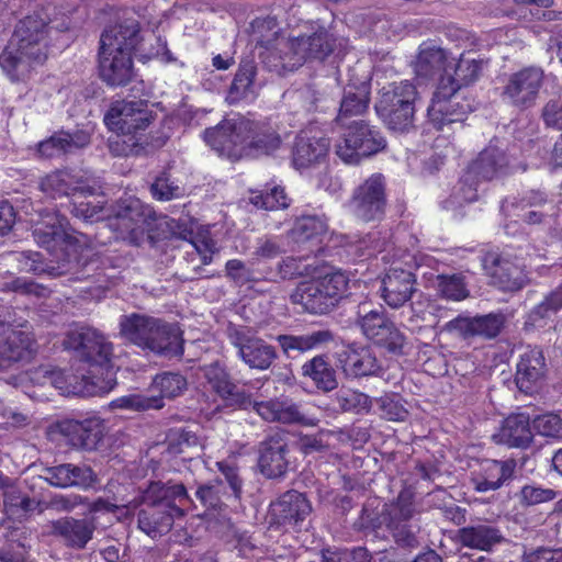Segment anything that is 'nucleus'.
<instances>
[{
  "label": "nucleus",
  "instance_id": "1",
  "mask_svg": "<svg viewBox=\"0 0 562 562\" xmlns=\"http://www.w3.org/2000/svg\"><path fill=\"white\" fill-rule=\"evenodd\" d=\"M52 20L45 8L20 19L8 45L0 55V67L15 80L32 63L42 64L48 54V33Z\"/></svg>",
  "mask_w": 562,
  "mask_h": 562
},
{
  "label": "nucleus",
  "instance_id": "2",
  "mask_svg": "<svg viewBox=\"0 0 562 562\" xmlns=\"http://www.w3.org/2000/svg\"><path fill=\"white\" fill-rule=\"evenodd\" d=\"M335 42L325 26L313 22L305 33L289 38L277 37L260 53V58L269 71L281 76L297 69L307 59L324 60L334 52Z\"/></svg>",
  "mask_w": 562,
  "mask_h": 562
},
{
  "label": "nucleus",
  "instance_id": "3",
  "mask_svg": "<svg viewBox=\"0 0 562 562\" xmlns=\"http://www.w3.org/2000/svg\"><path fill=\"white\" fill-rule=\"evenodd\" d=\"M140 42L137 21H125L105 29L100 37L98 68L110 87H124L135 77L133 53Z\"/></svg>",
  "mask_w": 562,
  "mask_h": 562
},
{
  "label": "nucleus",
  "instance_id": "4",
  "mask_svg": "<svg viewBox=\"0 0 562 562\" xmlns=\"http://www.w3.org/2000/svg\"><path fill=\"white\" fill-rule=\"evenodd\" d=\"M190 502L182 483L153 481L139 495L137 527L153 539L161 537L184 515L183 506Z\"/></svg>",
  "mask_w": 562,
  "mask_h": 562
},
{
  "label": "nucleus",
  "instance_id": "5",
  "mask_svg": "<svg viewBox=\"0 0 562 562\" xmlns=\"http://www.w3.org/2000/svg\"><path fill=\"white\" fill-rule=\"evenodd\" d=\"M349 279L341 270H331L297 284L290 295L292 304L301 305L303 311L323 315L333 311L345 297Z\"/></svg>",
  "mask_w": 562,
  "mask_h": 562
},
{
  "label": "nucleus",
  "instance_id": "6",
  "mask_svg": "<svg viewBox=\"0 0 562 562\" xmlns=\"http://www.w3.org/2000/svg\"><path fill=\"white\" fill-rule=\"evenodd\" d=\"M417 97L416 87L408 80L390 83L380 91L374 105L376 115L390 131L407 134L416 128Z\"/></svg>",
  "mask_w": 562,
  "mask_h": 562
},
{
  "label": "nucleus",
  "instance_id": "7",
  "mask_svg": "<svg viewBox=\"0 0 562 562\" xmlns=\"http://www.w3.org/2000/svg\"><path fill=\"white\" fill-rule=\"evenodd\" d=\"M342 128L335 144V154L346 164L358 165L386 147V140L376 126L366 120H353Z\"/></svg>",
  "mask_w": 562,
  "mask_h": 562
},
{
  "label": "nucleus",
  "instance_id": "8",
  "mask_svg": "<svg viewBox=\"0 0 562 562\" xmlns=\"http://www.w3.org/2000/svg\"><path fill=\"white\" fill-rule=\"evenodd\" d=\"M544 79L540 66L522 67L507 76L502 87V100L518 111H527L537 104Z\"/></svg>",
  "mask_w": 562,
  "mask_h": 562
},
{
  "label": "nucleus",
  "instance_id": "9",
  "mask_svg": "<svg viewBox=\"0 0 562 562\" xmlns=\"http://www.w3.org/2000/svg\"><path fill=\"white\" fill-rule=\"evenodd\" d=\"M472 112L471 102L449 81H439L427 109V117L437 131L452 123H461Z\"/></svg>",
  "mask_w": 562,
  "mask_h": 562
},
{
  "label": "nucleus",
  "instance_id": "10",
  "mask_svg": "<svg viewBox=\"0 0 562 562\" xmlns=\"http://www.w3.org/2000/svg\"><path fill=\"white\" fill-rule=\"evenodd\" d=\"M386 204L385 177L373 173L353 189L348 209L355 217L372 222L383 218Z\"/></svg>",
  "mask_w": 562,
  "mask_h": 562
},
{
  "label": "nucleus",
  "instance_id": "11",
  "mask_svg": "<svg viewBox=\"0 0 562 562\" xmlns=\"http://www.w3.org/2000/svg\"><path fill=\"white\" fill-rule=\"evenodd\" d=\"M64 346L72 350L75 356L90 366H108L112 357V344L97 328L90 326H76L70 329L65 339Z\"/></svg>",
  "mask_w": 562,
  "mask_h": 562
},
{
  "label": "nucleus",
  "instance_id": "12",
  "mask_svg": "<svg viewBox=\"0 0 562 562\" xmlns=\"http://www.w3.org/2000/svg\"><path fill=\"white\" fill-rule=\"evenodd\" d=\"M35 344L26 321H10L0 314V369L31 358Z\"/></svg>",
  "mask_w": 562,
  "mask_h": 562
},
{
  "label": "nucleus",
  "instance_id": "13",
  "mask_svg": "<svg viewBox=\"0 0 562 562\" xmlns=\"http://www.w3.org/2000/svg\"><path fill=\"white\" fill-rule=\"evenodd\" d=\"M151 211L135 198L120 200L110 217V227L116 231L120 237L133 245H140L145 240L148 220Z\"/></svg>",
  "mask_w": 562,
  "mask_h": 562
},
{
  "label": "nucleus",
  "instance_id": "14",
  "mask_svg": "<svg viewBox=\"0 0 562 562\" xmlns=\"http://www.w3.org/2000/svg\"><path fill=\"white\" fill-rule=\"evenodd\" d=\"M227 337L231 344L237 348L239 358L250 368L267 370L278 358L277 349L257 337L251 329L245 326L229 324Z\"/></svg>",
  "mask_w": 562,
  "mask_h": 562
},
{
  "label": "nucleus",
  "instance_id": "15",
  "mask_svg": "<svg viewBox=\"0 0 562 562\" xmlns=\"http://www.w3.org/2000/svg\"><path fill=\"white\" fill-rule=\"evenodd\" d=\"M188 382L186 376L178 372H162L157 374L151 389L159 392L157 395L132 394L116 401L119 407L134 411L159 409L164 407V398H175L183 394Z\"/></svg>",
  "mask_w": 562,
  "mask_h": 562
},
{
  "label": "nucleus",
  "instance_id": "16",
  "mask_svg": "<svg viewBox=\"0 0 562 562\" xmlns=\"http://www.w3.org/2000/svg\"><path fill=\"white\" fill-rule=\"evenodd\" d=\"M153 119L147 101L117 100L111 104L105 113L104 123L110 130L127 136L144 131Z\"/></svg>",
  "mask_w": 562,
  "mask_h": 562
},
{
  "label": "nucleus",
  "instance_id": "17",
  "mask_svg": "<svg viewBox=\"0 0 562 562\" xmlns=\"http://www.w3.org/2000/svg\"><path fill=\"white\" fill-rule=\"evenodd\" d=\"M290 465L289 434L270 431L258 445V468L267 479L283 477Z\"/></svg>",
  "mask_w": 562,
  "mask_h": 562
},
{
  "label": "nucleus",
  "instance_id": "18",
  "mask_svg": "<svg viewBox=\"0 0 562 562\" xmlns=\"http://www.w3.org/2000/svg\"><path fill=\"white\" fill-rule=\"evenodd\" d=\"M40 188L52 199L92 196L101 189L95 180L69 170H56L48 173L42 179Z\"/></svg>",
  "mask_w": 562,
  "mask_h": 562
},
{
  "label": "nucleus",
  "instance_id": "19",
  "mask_svg": "<svg viewBox=\"0 0 562 562\" xmlns=\"http://www.w3.org/2000/svg\"><path fill=\"white\" fill-rule=\"evenodd\" d=\"M312 505L306 495L291 490L270 505V524L284 529L300 528L311 515Z\"/></svg>",
  "mask_w": 562,
  "mask_h": 562
},
{
  "label": "nucleus",
  "instance_id": "20",
  "mask_svg": "<svg viewBox=\"0 0 562 562\" xmlns=\"http://www.w3.org/2000/svg\"><path fill=\"white\" fill-rule=\"evenodd\" d=\"M246 130L244 119L223 120L216 126L204 131V140L220 155L237 160L243 158V133Z\"/></svg>",
  "mask_w": 562,
  "mask_h": 562
},
{
  "label": "nucleus",
  "instance_id": "21",
  "mask_svg": "<svg viewBox=\"0 0 562 562\" xmlns=\"http://www.w3.org/2000/svg\"><path fill=\"white\" fill-rule=\"evenodd\" d=\"M202 372L210 389L222 398L225 406L249 409L251 404L250 394L237 386L229 372L221 362L215 361L204 366Z\"/></svg>",
  "mask_w": 562,
  "mask_h": 562
},
{
  "label": "nucleus",
  "instance_id": "22",
  "mask_svg": "<svg viewBox=\"0 0 562 562\" xmlns=\"http://www.w3.org/2000/svg\"><path fill=\"white\" fill-rule=\"evenodd\" d=\"M505 323L506 316L501 312L473 317L459 315L445 325V330L457 333L464 339L472 337L493 339L501 334Z\"/></svg>",
  "mask_w": 562,
  "mask_h": 562
},
{
  "label": "nucleus",
  "instance_id": "23",
  "mask_svg": "<svg viewBox=\"0 0 562 562\" xmlns=\"http://www.w3.org/2000/svg\"><path fill=\"white\" fill-rule=\"evenodd\" d=\"M164 319L147 314L131 313L120 318V335L123 339L149 351L155 348V336L161 333Z\"/></svg>",
  "mask_w": 562,
  "mask_h": 562
},
{
  "label": "nucleus",
  "instance_id": "24",
  "mask_svg": "<svg viewBox=\"0 0 562 562\" xmlns=\"http://www.w3.org/2000/svg\"><path fill=\"white\" fill-rule=\"evenodd\" d=\"M95 529L94 516L83 518L66 516L50 522V535L72 550H83L92 540Z\"/></svg>",
  "mask_w": 562,
  "mask_h": 562
},
{
  "label": "nucleus",
  "instance_id": "25",
  "mask_svg": "<svg viewBox=\"0 0 562 562\" xmlns=\"http://www.w3.org/2000/svg\"><path fill=\"white\" fill-rule=\"evenodd\" d=\"M247 130L243 133L245 138L243 158H259L271 156L282 145V138L271 125L244 119Z\"/></svg>",
  "mask_w": 562,
  "mask_h": 562
},
{
  "label": "nucleus",
  "instance_id": "26",
  "mask_svg": "<svg viewBox=\"0 0 562 562\" xmlns=\"http://www.w3.org/2000/svg\"><path fill=\"white\" fill-rule=\"evenodd\" d=\"M416 273L409 269L392 267L381 282V296L392 308L402 307L416 292Z\"/></svg>",
  "mask_w": 562,
  "mask_h": 562
},
{
  "label": "nucleus",
  "instance_id": "27",
  "mask_svg": "<svg viewBox=\"0 0 562 562\" xmlns=\"http://www.w3.org/2000/svg\"><path fill=\"white\" fill-rule=\"evenodd\" d=\"M60 431L68 437L70 443L87 451L95 450L105 435V424L100 417H89L83 420H65Z\"/></svg>",
  "mask_w": 562,
  "mask_h": 562
},
{
  "label": "nucleus",
  "instance_id": "28",
  "mask_svg": "<svg viewBox=\"0 0 562 562\" xmlns=\"http://www.w3.org/2000/svg\"><path fill=\"white\" fill-rule=\"evenodd\" d=\"M330 140L324 135L302 131L296 135L292 147V164L295 169H304L319 164L325 159Z\"/></svg>",
  "mask_w": 562,
  "mask_h": 562
},
{
  "label": "nucleus",
  "instance_id": "29",
  "mask_svg": "<svg viewBox=\"0 0 562 562\" xmlns=\"http://www.w3.org/2000/svg\"><path fill=\"white\" fill-rule=\"evenodd\" d=\"M67 218L55 211L40 212V220L32 228L34 240L48 251L64 245L69 237L66 232Z\"/></svg>",
  "mask_w": 562,
  "mask_h": 562
},
{
  "label": "nucleus",
  "instance_id": "30",
  "mask_svg": "<svg viewBox=\"0 0 562 562\" xmlns=\"http://www.w3.org/2000/svg\"><path fill=\"white\" fill-rule=\"evenodd\" d=\"M282 353L289 359L317 350L334 341L329 329L310 330L303 334H282L276 337Z\"/></svg>",
  "mask_w": 562,
  "mask_h": 562
},
{
  "label": "nucleus",
  "instance_id": "31",
  "mask_svg": "<svg viewBox=\"0 0 562 562\" xmlns=\"http://www.w3.org/2000/svg\"><path fill=\"white\" fill-rule=\"evenodd\" d=\"M339 362L349 378L372 376L382 371L381 362L368 346L349 345L340 353Z\"/></svg>",
  "mask_w": 562,
  "mask_h": 562
},
{
  "label": "nucleus",
  "instance_id": "32",
  "mask_svg": "<svg viewBox=\"0 0 562 562\" xmlns=\"http://www.w3.org/2000/svg\"><path fill=\"white\" fill-rule=\"evenodd\" d=\"M468 169L470 176H475L481 181H492L507 176L510 172V164L505 150L491 144L479 154Z\"/></svg>",
  "mask_w": 562,
  "mask_h": 562
},
{
  "label": "nucleus",
  "instance_id": "33",
  "mask_svg": "<svg viewBox=\"0 0 562 562\" xmlns=\"http://www.w3.org/2000/svg\"><path fill=\"white\" fill-rule=\"evenodd\" d=\"M485 262L491 263L492 283L504 292L519 291L528 282L524 268L509 258L491 255Z\"/></svg>",
  "mask_w": 562,
  "mask_h": 562
},
{
  "label": "nucleus",
  "instance_id": "34",
  "mask_svg": "<svg viewBox=\"0 0 562 562\" xmlns=\"http://www.w3.org/2000/svg\"><path fill=\"white\" fill-rule=\"evenodd\" d=\"M496 443L510 448L526 449L533 440V428L530 417L526 413H514L507 416L499 428L493 435Z\"/></svg>",
  "mask_w": 562,
  "mask_h": 562
},
{
  "label": "nucleus",
  "instance_id": "35",
  "mask_svg": "<svg viewBox=\"0 0 562 562\" xmlns=\"http://www.w3.org/2000/svg\"><path fill=\"white\" fill-rule=\"evenodd\" d=\"M516 467L515 459L486 460L483 462L481 471L472 480L474 490L485 493L507 485L514 479Z\"/></svg>",
  "mask_w": 562,
  "mask_h": 562
},
{
  "label": "nucleus",
  "instance_id": "36",
  "mask_svg": "<svg viewBox=\"0 0 562 562\" xmlns=\"http://www.w3.org/2000/svg\"><path fill=\"white\" fill-rule=\"evenodd\" d=\"M415 504V491L406 486L391 502L384 503L379 514V524L384 525L386 529L415 519L418 514Z\"/></svg>",
  "mask_w": 562,
  "mask_h": 562
},
{
  "label": "nucleus",
  "instance_id": "37",
  "mask_svg": "<svg viewBox=\"0 0 562 562\" xmlns=\"http://www.w3.org/2000/svg\"><path fill=\"white\" fill-rule=\"evenodd\" d=\"M547 371L542 350L532 348L521 355L517 364L515 381L519 391L529 394L542 382Z\"/></svg>",
  "mask_w": 562,
  "mask_h": 562
},
{
  "label": "nucleus",
  "instance_id": "38",
  "mask_svg": "<svg viewBox=\"0 0 562 562\" xmlns=\"http://www.w3.org/2000/svg\"><path fill=\"white\" fill-rule=\"evenodd\" d=\"M457 538L464 547L486 552L505 541L501 529L487 521L460 528Z\"/></svg>",
  "mask_w": 562,
  "mask_h": 562
},
{
  "label": "nucleus",
  "instance_id": "39",
  "mask_svg": "<svg viewBox=\"0 0 562 562\" xmlns=\"http://www.w3.org/2000/svg\"><path fill=\"white\" fill-rule=\"evenodd\" d=\"M447 63L448 54L443 48L431 42H424L419 45L414 71L417 78L434 79L447 75Z\"/></svg>",
  "mask_w": 562,
  "mask_h": 562
},
{
  "label": "nucleus",
  "instance_id": "40",
  "mask_svg": "<svg viewBox=\"0 0 562 562\" xmlns=\"http://www.w3.org/2000/svg\"><path fill=\"white\" fill-rule=\"evenodd\" d=\"M370 104V85L366 81L359 85H347L344 88L336 122L339 125L350 123L353 116L363 115Z\"/></svg>",
  "mask_w": 562,
  "mask_h": 562
},
{
  "label": "nucleus",
  "instance_id": "41",
  "mask_svg": "<svg viewBox=\"0 0 562 562\" xmlns=\"http://www.w3.org/2000/svg\"><path fill=\"white\" fill-rule=\"evenodd\" d=\"M301 375L308 379L323 392H331L338 386L337 372L327 355H316L301 366Z\"/></svg>",
  "mask_w": 562,
  "mask_h": 562
},
{
  "label": "nucleus",
  "instance_id": "42",
  "mask_svg": "<svg viewBox=\"0 0 562 562\" xmlns=\"http://www.w3.org/2000/svg\"><path fill=\"white\" fill-rule=\"evenodd\" d=\"M40 502L15 486H9L3 492V513L13 521H25L36 510L42 513L45 508H37Z\"/></svg>",
  "mask_w": 562,
  "mask_h": 562
},
{
  "label": "nucleus",
  "instance_id": "43",
  "mask_svg": "<svg viewBox=\"0 0 562 562\" xmlns=\"http://www.w3.org/2000/svg\"><path fill=\"white\" fill-rule=\"evenodd\" d=\"M90 134L82 130L72 133L60 131L52 135L48 139L41 142L38 151L45 157L70 153L74 149H80L89 145Z\"/></svg>",
  "mask_w": 562,
  "mask_h": 562
},
{
  "label": "nucleus",
  "instance_id": "44",
  "mask_svg": "<svg viewBox=\"0 0 562 562\" xmlns=\"http://www.w3.org/2000/svg\"><path fill=\"white\" fill-rule=\"evenodd\" d=\"M155 348H150L149 351L167 358H181L183 355V333L177 324L162 322L161 333L155 336Z\"/></svg>",
  "mask_w": 562,
  "mask_h": 562
},
{
  "label": "nucleus",
  "instance_id": "45",
  "mask_svg": "<svg viewBox=\"0 0 562 562\" xmlns=\"http://www.w3.org/2000/svg\"><path fill=\"white\" fill-rule=\"evenodd\" d=\"M483 64V59L474 58L471 53L462 54L454 65L453 75L441 76L439 81H449V85L460 91L480 78Z\"/></svg>",
  "mask_w": 562,
  "mask_h": 562
},
{
  "label": "nucleus",
  "instance_id": "46",
  "mask_svg": "<svg viewBox=\"0 0 562 562\" xmlns=\"http://www.w3.org/2000/svg\"><path fill=\"white\" fill-rule=\"evenodd\" d=\"M7 258L11 263L16 265L20 272H29L37 276L47 273L52 277H58L67 272L60 266L55 267L46 262L43 255L36 251L10 252Z\"/></svg>",
  "mask_w": 562,
  "mask_h": 562
},
{
  "label": "nucleus",
  "instance_id": "47",
  "mask_svg": "<svg viewBox=\"0 0 562 562\" xmlns=\"http://www.w3.org/2000/svg\"><path fill=\"white\" fill-rule=\"evenodd\" d=\"M327 228L324 215L303 214L295 220L289 236L294 243L303 244L326 234Z\"/></svg>",
  "mask_w": 562,
  "mask_h": 562
},
{
  "label": "nucleus",
  "instance_id": "48",
  "mask_svg": "<svg viewBox=\"0 0 562 562\" xmlns=\"http://www.w3.org/2000/svg\"><path fill=\"white\" fill-rule=\"evenodd\" d=\"M430 281L441 299L460 302L470 296V290L462 273L436 274Z\"/></svg>",
  "mask_w": 562,
  "mask_h": 562
},
{
  "label": "nucleus",
  "instance_id": "49",
  "mask_svg": "<svg viewBox=\"0 0 562 562\" xmlns=\"http://www.w3.org/2000/svg\"><path fill=\"white\" fill-rule=\"evenodd\" d=\"M70 280L89 282V285L80 289L93 297H100L108 289L110 281L103 270L99 268L97 261H90L82 266L80 270L72 273Z\"/></svg>",
  "mask_w": 562,
  "mask_h": 562
},
{
  "label": "nucleus",
  "instance_id": "50",
  "mask_svg": "<svg viewBox=\"0 0 562 562\" xmlns=\"http://www.w3.org/2000/svg\"><path fill=\"white\" fill-rule=\"evenodd\" d=\"M32 380L42 385H50L56 390H59L63 393H74V394H83V395H94V390H83L78 389L77 386L71 387L68 382V376L60 369H55L46 366H42L37 368L32 375Z\"/></svg>",
  "mask_w": 562,
  "mask_h": 562
},
{
  "label": "nucleus",
  "instance_id": "51",
  "mask_svg": "<svg viewBox=\"0 0 562 562\" xmlns=\"http://www.w3.org/2000/svg\"><path fill=\"white\" fill-rule=\"evenodd\" d=\"M256 64L254 60H245L239 65L233 82L228 90L229 102H238L252 93V83L256 76Z\"/></svg>",
  "mask_w": 562,
  "mask_h": 562
},
{
  "label": "nucleus",
  "instance_id": "52",
  "mask_svg": "<svg viewBox=\"0 0 562 562\" xmlns=\"http://www.w3.org/2000/svg\"><path fill=\"white\" fill-rule=\"evenodd\" d=\"M387 319L389 317L382 308L370 310L368 303H362L358 306L356 324L371 342L379 335Z\"/></svg>",
  "mask_w": 562,
  "mask_h": 562
},
{
  "label": "nucleus",
  "instance_id": "53",
  "mask_svg": "<svg viewBox=\"0 0 562 562\" xmlns=\"http://www.w3.org/2000/svg\"><path fill=\"white\" fill-rule=\"evenodd\" d=\"M479 180L475 176H470V170L467 169L462 176L459 184L454 188L453 193L449 199L443 201V207L446 210H457L461 207L463 203H471L477 200V184Z\"/></svg>",
  "mask_w": 562,
  "mask_h": 562
},
{
  "label": "nucleus",
  "instance_id": "54",
  "mask_svg": "<svg viewBox=\"0 0 562 562\" xmlns=\"http://www.w3.org/2000/svg\"><path fill=\"white\" fill-rule=\"evenodd\" d=\"M549 205L547 194L541 191L531 190L521 199H505L501 204V212L509 217L519 215L516 211H525L527 209H546Z\"/></svg>",
  "mask_w": 562,
  "mask_h": 562
},
{
  "label": "nucleus",
  "instance_id": "55",
  "mask_svg": "<svg viewBox=\"0 0 562 562\" xmlns=\"http://www.w3.org/2000/svg\"><path fill=\"white\" fill-rule=\"evenodd\" d=\"M373 402L374 398L357 390L341 389L335 394V403L342 412L369 413Z\"/></svg>",
  "mask_w": 562,
  "mask_h": 562
},
{
  "label": "nucleus",
  "instance_id": "56",
  "mask_svg": "<svg viewBox=\"0 0 562 562\" xmlns=\"http://www.w3.org/2000/svg\"><path fill=\"white\" fill-rule=\"evenodd\" d=\"M372 344L385 349L389 353L400 356L404 353L406 337L395 323L389 318Z\"/></svg>",
  "mask_w": 562,
  "mask_h": 562
},
{
  "label": "nucleus",
  "instance_id": "57",
  "mask_svg": "<svg viewBox=\"0 0 562 562\" xmlns=\"http://www.w3.org/2000/svg\"><path fill=\"white\" fill-rule=\"evenodd\" d=\"M250 202L263 210L286 209L290 205V199L280 186H274L267 191L254 192Z\"/></svg>",
  "mask_w": 562,
  "mask_h": 562
},
{
  "label": "nucleus",
  "instance_id": "58",
  "mask_svg": "<svg viewBox=\"0 0 562 562\" xmlns=\"http://www.w3.org/2000/svg\"><path fill=\"white\" fill-rule=\"evenodd\" d=\"M562 308V284L551 291L542 302L531 311L529 318L537 324L551 319Z\"/></svg>",
  "mask_w": 562,
  "mask_h": 562
},
{
  "label": "nucleus",
  "instance_id": "59",
  "mask_svg": "<svg viewBox=\"0 0 562 562\" xmlns=\"http://www.w3.org/2000/svg\"><path fill=\"white\" fill-rule=\"evenodd\" d=\"M151 195L158 201H170L183 195L181 188L168 171L164 170L154 180L150 186Z\"/></svg>",
  "mask_w": 562,
  "mask_h": 562
},
{
  "label": "nucleus",
  "instance_id": "60",
  "mask_svg": "<svg viewBox=\"0 0 562 562\" xmlns=\"http://www.w3.org/2000/svg\"><path fill=\"white\" fill-rule=\"evenodd\" d=\"M381 411V416L385 419L393 422H403L408 416V411L405 407V401L398 394H385L381 397L374 398Z\"/></svg>",
  "mask_w": 562,
  "mask_h": 562
},
{
  "label": "nucleus",
  "instance_id": "61",
  "mask_svg": "<svg viewBox=\"0 0 562 562\" xmlns=\"http://www.w3.org/2000/svg\"><path fill=\"white\" fill-rule=\"evenodd\" d=\"M224 494L223 481L216 479L206 484H201L195 492V497L205 508L218 509L223 504L222 497Z\"/></svg>",
  "mask_w": 562,
  "mask_h": 562
},
{
  "label": "nucleus",
  "instance_id": "62",
  "mask_svg": "<svg viewBox=\"0 0 562 562\" xmlns=\"http://www.w3.org/2000/svg\"><path fill=\"white\" fill-rule=\"evenodd\" d=\"M387 530L391 532L395 543L401 548L413 549L419 546L418 533L420 527L415 519Z\"/></svg>",
  "mask_w": 562,
  "mask_h": 562
},
{
  "label": "nucleus",
  "instance_id": "63",
  "mask_svg": "<svg viewBox=\"0 0 562 562\" xmlns=\"http://www.w3.org/2000/svg\"><path fill=\"white\" fill-rule=\"evenodd\" d=\"M226 277L237 286L254 283L257 279L254 271L239 259H231L225 265Z\"/></svg>",
  "mask_w": 562,
  "mask_h": 562
},
{
  "label": "nucleus",
  "instance_id": "64",
  "mask_svg": "<svg viewBox=\"0 0 562 562\" xmlns=\"http://www.w3.org/2000/svg\"><path fill=\"white\" fill-rule=\"evenodd\" d=\"M533 431L550 438H562V418L554 414H546L532 420Z\"/></svg>",
  "mask_w": 562,
  "mask_h": 562
}]
</instances>
